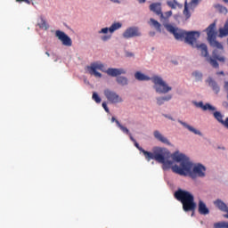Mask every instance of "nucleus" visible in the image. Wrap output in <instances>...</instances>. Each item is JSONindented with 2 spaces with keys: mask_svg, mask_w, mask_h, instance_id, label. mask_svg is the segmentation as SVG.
I'll use <instances>...</instances> for the list:
<instances>
[{
  "mask_svg": "<svg viewBox=\"0 0 228 228\" xmlns=\"http://www.w3.org/2000/svg\"><path fill=\"white\" fill-rule=\"evenodd\" d=\"M140 4H143V3H146L147 0H137Z\"/></svg>",
  "mask_w": 228,
  "mask_h": 228,
  "instance_id": "c03bdc74",
  "label": "nucleus"
},
{
  "mask_svg": "<svg viewBox=\"0 0 228 228\" xmlns=\"http://www.w3.org/2000/svg\"><path fill=\"white\" fill-rule=\"evenodd\" d=\"M223 126L224 127H225L226 129H228V118H225L224 122H223Z\"/></svg>",
  "mask_w": 228,
  "mask_h": 228,
  "instance_id": "4c0bfd02",
  "label": "nucleus"
},
{
  "mask_svg": "<svg viewBox=\"0 0 228 228\" xmlns=\"http://www.w3.org/2000/svg\"><path fill=\"white\" fill-rule=\"evenodd\" d=\"M108 31H110V28H102V29L99 31V33H100V34H102V33H103V35H106V33H108Z\"/></svg>",
  "mask_w": 228,
  "mask_h": 228,
  "instance_id": "f704fd0d",
  "label": "nucleus"
},
{
  "mask_svg": "<svg viewBox=\"0 0 228 228\" xmlns=\"http://www.w3.org/2000/svg\"><path fill=\"white\" fill-rule=\"evenodd\" d=\"M214 206L219 209V211H223V213H227L224 216V218H228V207L225 202H224L222 200L218 199L214 201Z\"/></svg>",
  "mask_w": 228,
  "mask_h": 228,
  "instance_id": "9d476101",
  "label": "nucleus"
},
{
  "mask_svg": "<svg viewBox=\"0 0 228 228\" xmlns=\"http://www.w3.org/2000/svg\"><path fill=\"white\" fill-rule=\"evenodd\" d=\"M208 110L209 111H215V110H216V109L215 107H213L211 104L206 103L205 106L203 107V111H208Z\"/></svg>",
  "mask_w": 228,
  "mask_h": 228,
  "instance_id": "bb28decb",
  "label": "nucleus"
},
{
  "mask_svg": "<svg viewBox=\"0 0 228 228\" xmlns=\"http://www.w3.org/2000/svg\"><path fill=\"white\" fill-rule=\"evenodd\" d=\"M157 104L162 106V104H165V102L161 97H157Z\"/></svg>",
  "mask_w": 228,
  "mask_h": 228,
  "instance_id": "473e14b6",
  "label": "nucleus"
},
{
  "mask_svg": "<svg viewBox=\"0 0 228 228\" xmlns=\"http://www.w3.org/2000/svg\"><path fill=\"white\" fill-rule=\"evenodd\" d=\"M192 76H194V77H202V73L199 72V71H195L192 73Z\"/></svg>",
  "mask_w": 228,
  "mask_h": 228,
  "instance_id": "c9c22d12",
  "label": "nucleus"
},
{
  "mask_svg": "<svg viewBox=\"0 0 228 228\" xmlns=\"http://www.w3.org/2000/svg\"><path fill=\"white\" fill-rule=\"evenodd\" d=\"M107 101L111 102V104H118V102H122V97L118 95L115 91H111L110 89H105L103 92Z\"/></svg>",
  "mask_w": 228,
  "mask_h": 228,
  "instance_id": "0eeeda50",
  "label": "nucleus"
},
{
  "mask_svg": "<svg viewBox=\"0 0 228 228\" xmlns=\"http://www.w3.org/2000/svg\"><path fill=\"white\" fill-rule=\"evenodd\" d=\"M151 81L154 84L153 88L157 94H168V92H172V87L161 77L154 76Z\"/></svg>",
  "mask_w": 228,
  "mask_h": 228,
  "instance_id": "39448f33",
  "label": "nucleus"
},
{
  "mask_svg": "<svg viewBox=\"0 0 228 228\" xmlns=\"http://www.w3.org/2000/svg\"><path fill=\"white\" fill-rule=\"evenodd\" d=\"M161 98H162V101H164V102H168V101H172V94L161 96Z\"/></svg>",
  "mask_w": 228,
  "mask_h": 228,
  "instance_id": "7c9ffc66",
  "label": "nucleus"
},
{
  "mask_svg": "<svg viewBox=\"0 0 228 228\" xmlns=\"http://www.w3.org/2000/svg\"><path fill=\"white\" fill-rule=\"evenodd\" d=\"M208 85L209 86H211L212 90H214L216 94H218L220 92V86H218V84L215 80H213V78L208 79Z\"/></svg>",
  "mask_w": 228,
  "mask_h": 228,
  "instance_id": "f3484780",
  "label": "nucleus"
},
{
  "mask_svg": "<svg viewBox=\"0 0 228 228\" xmlns=\"http://www.w3.org/2000/svg\"><path fill=\"white\" fill-rule=\"evenodd\" d=\"M224 1V3H228V0H223Z\"/></svg>",
  "mask_w": 228,
  "mask_h": 228,
  "instance_id": "09e8293b",
  "label": "nucleus"
},
{
  "mask_svg": "<svg viewBox=\"0 0 228 228\" xmlns=\"http://www.w3.org/2000/svg\"><path fill=\"white\" fill-rule=\"evenodd\" d=\"M105 72L106 74H108V76H110L111 77H117L118 76H122V74H126V69L109 68Z\"/></svg>",
  "mask_w": 228,
  "mask_h": 228,
  "instance_id": "9b49d317",
  "label": "nucleus"
},
{
  "mask_svg": "<svg viewBox=\"0 0 228 228\" xmlns=\"http://www.w3.org/2000/svg\"><path fill=\"white\" fill-rule=\"evenodd\" d=\"M120 28H122V23L115 22L109 28V32L115 33V31H117V29H120Z\"/></svg>",
  "mask_w": 228,
  "mask_h": 228,
  "instance_id": "6ab92c4d",
  "label": "nucleus"
},
{
  "mask_svg": "<svg viewBox=\"0 0 228 228\" xmlns=\"http://www.w3.org/2000/svg\"><path fill=\"white\" fill-rule=\"evenodd\" d=\"M170 17H172V11L166 12L163 14V18L160 17V19H170Z\"/></svg>",
  "mask_w": 228,
  "mask_h": 228,
  "instance_id": "c756f323",
  "label": "nucleus"
},
{
  "mask_svg": "<svg viewBox=\"0 0 228 228\" xmlns=\"http://www.w3.org/2000/svg\"><path fill=\"white\" fill-rule=\"evenodd\" d=\"M183 15H185L186 19H190V17H191V14H190V10L188 9V2L186 1L184 4Z\"/></svg>",
  "mask_w": 228,
  "mask_h": 228,
  "instance_id": "393cba45",
  "label": "nucleus"
},
{
  "mask_svg": "<svg viewBox=\"0 0 228 228\" xmlns=\"http://www.w3.org/2000/svg\"><path fill=\"white\" fill-rule=\"evenodd\" d=\"M164 117H166V118H169V120H175L174 119V118L170 117V116H167V115H164Z\"/></svg>",
  "mask_w": 228,
  "mask_h": 228,
  "instance_id": "37998d69",
  "label": "nucleus"
},
{
  "mask_svg": "<svg viewBox=\"0 0 228 228\" xmlns=\"http://www.w3.org/2000/svg\"><path fill=\"white\" fill-rule=\"evenodd\" d=\"M134 77L137 81H151V77H148L140 71L135 72Z\"/></svg>",
  "mask_w": 228,
  "mask_h": 228,
  "instance_id": "dca6fc26",
  "label": "nucleus"
},
{
  "mask_svg": "<svg viewBox=\"0 0 228 228\" xmlns=\"http://www.w3.org/2000/svg\"><path fill=\"white\" fill-rule=\"evenodd\" d=\"M153 136L156 138V140H158L159 142H161V143H165L166 145H170V141H168L167 137L163 136V134H161L159 131L158 130L154 131Z\"/></svg>",
  "mask_w": 228,
  "mask_h": 228,
  "instance_id": "4468645a",
  "label": "nucleus"
},
{
  "mask_svg": "<svg viewBox=\"0 0 228 228\" xmlns=\"http://www.w3.org/2000/svg\"><path fill=\"white\" fill-rule=\"evenodd\" d=\"M128 136H129L131 142H136V140L134 139V137H133V134H128Z\"/></svg>",
  "mask_w": 228,
  "mask_h": 228,
  "instance_id": "a19ab883",
  "label": "nucleus"
},
{
  "mask_svg": "<svg viewBox=\"0 0 228 228\" xmlns=\"http://www.w3.org/2000/svg\"><path fill=\"white\" fill-rule=\"evenodd\" d=\"M151 24H152V26H154V28H156V29H158V30H160L161 28V24H159V22H158V20H154V19H151Z\"/></svg>",
  "mask_w": 228,
  "mask_h": 228,
  "instance_id": "c85d7f7f",
  "label": "nucleus"
},
{
  "mask_svg": "<svg viewBox=\"0 0 228 228\" xmlns=\"http://www.w3.org/2000/svg\"><path fill=\"white\" fill-rule=\"evenodd\" d=\"M45 54H46L47 56H51V54L49 53V52H46Z\"/></svg>",
  "mask_w": 228,
  "mask_h": 228,
  "instance_id": "de8ad7c7",
  "label": "nucleus"
},
{
  "mask_svg": "<svg viewBox=\"0 0 228 228\" xmlns=\"http://www.w3.org/2000/svg\"><path fill=\"white\" fill-rule=\"evenodd\" d=\"M55 37L58 38V40L61 41L62 45H66V47L72 46V39L69 36H67L65 32L61 30H56Z\"/></svg>",
  "mask_w": 228,
  "mask_h": 228,
  "instance_id": "6e6552de",
  "label": "nucleus"
},
{
  "mask_svg": "<svg viewBox=\"0 0 228 228\" xmlns=\"http://www.w3.org/2000/svg\"><path fill=\"white\" fill-rule=\"evenodd\" d=\"M116 81H117L118 85H120L121 86H126V85H127V83H128L127 77H118L116 78Z\"/></svg>",
  "mask_w": 228,
  "mask_h": 228,
  "instance_id": "412c9836",
  "label": "nucleus"
},
{
  "mask_svg": "<svg viewBox=\"0 0 228 228\" xmlns=\"http://www.w3.org/2000/svg\"><path fill=\"white\" fill-rule=\"evenodd\" d=\"M126 56H127V58H131V57L134 56V53H133L131 52H126Z\"/></svg>",
  "mask_w": 228,
  "mask_h": 228,
  "instance_id": "ea45409f",
  "label": "nucleus"
},
{
  "mask_svg": "<svg viewBox=\"0 0 228 228\" xmlns=\"http://www.w3.org/2000/svg\"><path fill=\"white\" fill-rule=\"evenodd\" d=\"M200 0H191V3H190V6L192 7V6H197V4H199V2Z\"/></svg>",
  "mask_w": 228,
  "mask_h": 228,
  "instance_id": "72a5a7b5",
  "label": "nucleus"
},
{
  "mask_svg": "<svg viewBox=\"0 0 228 228\" xmlns=\"http://www.w3.org/2000/svg\"><path fill=\"white\" fill-rule=\"evenodd\" d=\"M198 211L200 215H209V208H208L206 203H204L202 200L199 201Z\"/></svg>",
  "mask_w": 228,
  "mask_h": 228,
  "instance_id": "2eb2a0df",
  "label": "nucleus"
},
{
  "mask_svg": "<svg viewBox=\"0 0 228 228\" xmlns=\"http://www.w3.org/2000/svg\"><path fill=\"white\" fill-rule=\"evenodd\" d=\"M167 31L174 35L175 40H185L186 44L191 45V47H196L206 61L211 65L214 69H218L221 63H225V57L224 56V45L222 43L216 41V23L210 24L207 28L208 41L211 47L216 49L212 53V56H209V52L208 51V45L206 44H197V38L200 37V33L197 31L186 32L183 29H179L170 24L164 25Z\"/></svg>",
  "mask_w": 228,
  "mask_h": 228,
  "instance_id": "f257e3e1",
  "label": "nucleus"
},
{
  "mask_svg": "<svg viewBox=\"0 0 228 228\" xmlns=\"http://www.w3.org/2000/svg\"><path fill=\"white\" fill-rule=\"evenodd\" d=\"M215 8H216L220 12V13H227V8L224 7L221 4H216Z\"/></svg>",
  "mask_w": 228,
  "mask_h": 228,
  "instance_id": "cd10ccee",
  "label": "nucleus"
},
{
  "mask_svg": "<svg viewBox=\"0 0 228 228\" xmlns=\"http://www.w3.org/2000/svg\"><path fill=\"white\" fill-rule=\"evenodd\" d=\"M151 12L156 13V15H159L163 18V12H161V4L160 3H153L150 5Z\"/></svg>",
  "mask_w": 228,
  "mask_h": 228,
  "instance_id": "f8f14e48",
  "label": "nucleus"
},
{
  "mask_svg": "<svg viewBox=\"0 0 228 228\" xmlns=\"http://www.w3.org/2000/svg\"><path fill=\"white\" fill-rule=\"evenodd\" d=\"M102 106L103 110L106 111V113H110V108H108V104L106 103V102H103Z\"/></svg>",
  "mask_w": 228,
  "mask_h": 228,
  "instance_id": "2f4dec72",
  "label": "nucleus"
},
{
  "mask_svg": "<svg viewBox=\"0 0 228 228\" xmlns=\"http://www.w3.org/2000/svg\"><path fill=\"white\" fill-rule=\"evenodd\" d=\"M116 124L118 126V127H119V129H121V131L123 133H125V134H129V129L124 126H122V124H120V121H116Z\"/></svg>",
  "mask_w": 228,
  "mask_h": 228,
  "instance_id": "5701e85b",
  "label": "nucleus"
},
{
  "mask_svg": "<svg viewBox=\"0 0 228 228\" xmlns=\"http://www.w3.org/2000/svg\"><path fill=\"white\" fill-rule=\"evenodd\" d=\"M102 40H103V42H106V40H110V37H108V36H103V37H102Z\"/></svg>",
  "mask_w": 228,
  "mask_h": 228,
  "instance_id": "79ce46f5",
  "label": "nucleus"
},
{
  "mask_svg": "<svg viewBox=\"0 0 228 228\" xmlns=\"http://www.w3.org/2000/svg\"><path fill=\"white\" fill-rule=\"evenodd\" d=\"M86 70H88L89 74L94 77H102V74L97 70L104 72V64L101 61L93 62L90 66H86Z\"/></svg>",
  "mask_w": 228,
  "mask_h": 228,
  "instance_id": "423d86ee",
  "label": "nucleus"
},
{
  "mask_svg": "<svg viewBox=\"0 0 228 228\" xmlns=\"http://www.w3.org/2000/svg\"><path fill=\"white\" fill-rule=\"evenodd\" d=\"M93 101H94L97 104H100L102 99L101 96H99V94L97 93H93V96H92Z\"/></svg>",
  "mask_w": 228,
  "mask_h": 228,
  "instance_id": "a878e982",
  "label": "nucleus"
},
{
  "mask_svg": "<svg viewBox=\"0 0 228 228\" xmlns=\"http://www.w3.org/2000/svg\"><path fill=\"white\" fill-rule=\"evenodd\" d=\"M214 117L218 122H220V124H222V126L224 125V122L225 120H224V116L222 115V113H220V111L214 112Z\"/></svg>",
  "mask_w": 228,
  "mask_h": 228,
  "instance_id": "4be33fe9",
  "label": "nucleus"
},
{
  "mask_svg": "<svg viewBox=\"0 0 228 228\" xmlns=\"http://www.w3.org/2000/svg\"><path fill=\"white\" fill-rule=\"evenodd\" d=\"M111 122H116L117 123V122H118V120L117 118H115V117H112L111 118Z\"/></svg>",
  "mask_w": 228,
  "mask_h": 228,
  "instance_id": "49530a36",
  "label": "nucleus"
},
{
  "mask_svg": "<svg viewBox=\"0 0 228 228\" xmlns=\"http://www.w3.org/2000/svg\"><path fill=\"white\" fill-rule=\"evenodd\" d=\"M134 146L138 151L142 152L145 159L151 161V159H155L158 163H161L163 165V170H168L172 165H174V161L167 160L165 158L167 156V150L164 148H156L154 152L147 151L143 148L140 146V144L135 141Z\"/></svg>",
  "mask_w": 228,
  "mask_h": 228,
  "instance_id": "7ed1b4c3",
  "label": "nucleus"
},
{
  "mask_svg": "<svg viewBox=\"0 0 228 228\" xmlns=\"http://www.w3.org/2000/svg\"><path fill=\"white\" fill-rule=\"evenodd\" d=\"M167 6H169V8H172V10H175V8H183V4L177 3L175 0L173 1H167Z\"/></svg>",
  "mask_w": 228,
  "mask_h": 228,
  "instance_id": "a211bd4d",
  "label": "nucleus"
},
{
  "mask_svg": "<svg viewBox=\"0 0 228 228\" xmlns=\"http://www.w3.org/2000/svg\"><path fill=\"white\" fill-rule=\"evenodd\" d=\"M196 106H198V108H201V110H204V106H206V105H204V102H200L196 103Z\"/></svg>",
  "mask_w": 228,
  "mask_h": 228,
  "instance_id": "e433bc0d",
  "label": "nucleus"
},
{
  "mask_svg": "<svg viewBox=\"0 0 228 228\" xmlns=\"http://www.w3.org/2000/svg\"><path fill=\"white\" fill-rule=\"evenodd\" d=\"M172 158L174 161L180 163V167L171 165L170 168L175 174H178L179 175H190L192 179L196 177H206V167L202 166V164H198L193 167V163L190 161V158L179 152H175Z\"/></svg>",
  "mask_w": 228,
  "mask_h": 228,
  "instance_id": "f03ea898",
  "label": "nucleus"
},
{
  "mask_svg": "<svg viewBox=\"0 0 228 228\" xmlns=\"http://www.w3.org/2000/svg\"><path fill=\"white\" fill-rule=\"evenodd\" d=\"M216 74H217V76H224V71H219V72H217Z\"/></svg>",
  "mask_w": 228,
  "mask_h": 228,
  "instance_id": "a18cd8bd",
  "label": "nucleus"
},
{
  "mask_svg": "<svg viewBox=\"0 0 228 228\" xmlns=\"http://www.w3.org/2000/svg\"><path fill=\"white\" fill-rule=\"evenodd\" d=\"M214 228H228V223L227 222L215 223Z\"/></svg>",
  "mask_w": 228,
  "mask_h": 228,
  "instance_id": "b1692460",
  "label": "nucleus"
},
{
  "mask_svg": "<svg viewBox=\"0 0 228 228\" xmlns=\"http://www.w3.org/2000/svg\"><path fill=\"white\" fill-rule=\"evenodd\" d=\"M175 198L176 200L182 203L183 209L186 213H188V211H195L197 203H195V198L193 197V194H191L190 191L178 189L175 192Z\"/></svg>",
  "mask_w": 228,
  "mask_h": 228,
  "instance_id": "20e7f679",
  "label": "nucleus"
},
{
  "mask_svg": "<svg viewBox=\"0 0 228 228\" xmlns=\"http://www.w3.org/2000/svg\"><path fill=\"white\" fill-rule=\"evenodd\" d=\"M134 37H142V32L138 27H130L123 33L124 38H134Z\"/></svg>",
  "mask_w": 228,
  "mask_h": 228,
  "instance_id": "1a4fd4ad",
  "label": "nucleus"
},
{
  "mask_svg": "<svg viewBox=\"0 0 228 228\" xmlns=\"http://www.w3.org/2000/svg\"><path fill=\"white\" fill-rule=\"evenodd\" d=\"M17 3H26L27 4H30L31 2L29 0H16Z\"/></svg>",
  "mask_w": 228,
  "mask_h": 228,
  "instance_id": "58836bf2",
  "label": "nucleus"
},
{
  "mask_svg": "<svg viewBox=\"0 0 228 228\" xmlns=\"http://www.w3.org/2000/svg\"><path fill=\"white\" fill-rule=\"evenodd\" d=\"M179 124L185 127V129H188L191 133H193L194 134H198L199 136H202V133L200 132L199 130L195 129L193 126L188 125L186 122H183L181 119H178Z\"/></svg>",
  "mask_w": 228,
  "mask_h": 228,
  "instance_id": "ddd939ff",
  "label": "nucleus"
},
{
  "mask_svg": "<svg viewBox=\"0 0 228 228\" xmlns=\"http://www.w3.org/2000/svg\"><path fill=\"white\" fill-rule=\"evenodd\" d=\"M37 26L40 28V29H49V25L47 24V21L44 20V18H40V22L37 23Z\"/></svg>",
  "mask_w": 228,
  "mask_h": 228,
  "instance_id": "aec40b11",
  "label": "nucleus"
}]
</instances>
